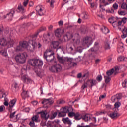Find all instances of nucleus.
Instances as JSON below:
<instances>
[{
	"instance_id": "f257e3e1",
	"label": "nucleus",
	"mask_w": 127,
	"mask_h": 127,
	"mask_svg": "<svg viewBox=\"0 0 127 127\" xmlns=\"http://www.w3.org/2000/svg\"><path fill=\"white\" fill-rule=\"evenodd\" d=\"M127 19L126 17H124L121 21H118L117 22V26L119 30L122 31L123 35H121L122 38H126L127 36V29L126 28L123 29V24H125L127 22Z\"/></svg>"
},
{
	"instance_id": "f03ea898",
	"label": "nucleus",
	"mask_w": 127,
	"mask_h": 127,
	"mask_svg": "<svg viewBox=\"0 0 127 127\" xmlns=\"http://www.w3.org/2000/svg\"><path fill=\"white\" fill-rule=\"evenodd\" d=\"M57 59L60 63H64L65 62V60H66V61L68 62V65L69 67H75V66L78 65V63H75V60H74L73 58L67 57L65 58V60H64L63 57L58 55Z\"/></svg>"
},
{
	"instance_id": "7ed1b4c3",
	"label": "nucleus",
	"mask_w": 127,
	"mask_h": 127,
	"mask_svg": "<svg viewBox=\"0 0 127 127\" xmlns=\"http://www.w3.org/2000/svg\"><path fill=\"white\" fill-rule=\"evenodd\" d=\"M32 36H30L28 37L29 43L31 44L32 47L29 46L27 47V50L30 51V52H34L35 51V49L37 48V43L35 40L36 39H34V38H32Z\"/></svg>"
},
{
	"instance_id": "20e7f679",
	"label": "nucleus",
	"mask_w": 127,
	"mask_h": 127,
	"mask_svg": "<svg viewBox=\"0 0 127 127\" xmlns=\"http://www.w3.org/2000/svg\"><path fill=\"white\" fill-rule=\"evenodd\" d=\"M26 56H27V54L25 52L19 54L15 56V60L17 63L23 64V63H25L26 61Z\"/></svg>"
},
{
	"instance_id": "39448f33",
	"label": "nucleus",
	"mask_w": 127,
	"mask_h": 127,
	"mask_svg": "<svg viewBox=\"0 0 127 127\" xmlns=\"http://www.w3.org/2000/svg\"><path fill=\"white\" fill-rule=\"evenodd\" d=\"M28 63L33 67H40L43 65V62L38 59L29 60L28 61Z\"/></svg>"
},
{
	"instance_id": "423d86ee",
	"label": "nucleus",
	"mask_w": 127,
	"mask_h": 127,
	"mask_svg": "<svg viewBox=\"0 0 127 127\" xmlns=\"http://www.w3.org/2000/svg\"><path fill=\"white\" fill-rule=\"evenodd\" d=\"M15 41L12 39H9V40L6 41V39L4 38H2L0 39V44L2 46H6L8 45L9 47H12Z\"/></svg>"
},
{
	"instance_id": "0eeeda50",
	"label": "nucleus",
	"mask_w": 127,
	"mask_h": 127,
	"mask_svg": "<svg viewBox=\"0 0 127 127\" xmlns=\"http://www.w3.org/2000/svg\"><path fill=\"white\" fill-rule=\"evenodd\" d=\"M61 70H62V67L59 64H55L50 68V71L52 73H59L61 72Z\"/></svg>"
},
{
	"instance_id": "6e6552de",
	"label": "nucleus",
	"mask_w": 127,
	"mask_h": 127,
	"mask_svg": "<svg viewBox=\"0 0 127 127\" xmlns=\"http://www.w3.org/2000/svg\"><path fill=\"white\" fill-rule=\"evenodd\" d=\"M36 11L40 16L44 15L45 13V9L42 5H38L36 7Z\"/></svg>"
},
{
	"instance_id": "1a4fd4ad",
	"label": "nucleus",
	"mask_w": 127,
	"mask_h": 127,
	"mask_svg": "<svg viewBox=\"0 0 127 127\" xmlns=\"http://www.w3.org/2000/svg\"><path fill=\"white\" fill-rule=\"evenodd\" d=\"M43 57L48 62H51L54 59V53H52L48 55H47V52H45Z\"/></svg>"
},
{
	"instance_id": "9d476101",
	"label": "nucleus",
	"mask_w": 127,
	"mask_h": 127,
	"mask_svg": "<svg viewBox=\"0 0 127 127\" xmlns=\"http://www.w3.org/2000/svg\"><path fill=\"white\" fill-rule=\"evenodd\" d=\"M92 43L93 40L92 39V38L86 37L83 40L82 45L87 47H89V45H91Z\"/></svg>"
},
{
	"instance_id": "9b49d317",
	"label": "nucleus",
	"mask_w": 127,
	"mask_h": 127,
	"mask_svg": "<svg viewBox=\"0 0 127 127\" xmlns=\"http://www.w3.org/2000/svg\"><path fill=\"white\" fill-rule=\"evenodd\" d=\"M60 45V42L58 41H53L51 42V46L53 49H56L57 51L58 49H61V46Z\"/></svg>"
},
{
	"instance_id": "f8f14e48",
	"label": "nucleus",
	"mask_w": 127,
	"mask_h": 127,
	"mask_svg": "<svg viewBox=\"0 0 127 127\" xmlns=\"http://www.w3.org/2000/svg\"><path fill=\"white\" fill-rule=\"evenodd\" d=\"M46 31V27L42 26L36 31V32H35L34 34H33L31 36H32V38H34V39H36L40 32H41L42 31Z\"/></svg>"
},
{
	"instance_id": "ddd939ff",
	"label": "nucleus",
	"mask_w": 127,
	"mask_h": 127,
	"mask_svg": "<svg viewBox=\"0 0 127 127\" xmlns=\"http://www.w3.org/2000/svg\"><path fill=\"white\" fill-rule=\"evenodd\" d=\"M14 13H15V9H12L9 13L7 14L6 16H4V18H6L7 17L9 20H12Z\"/></svg>"
},
{
	"instance_id": "4468645a",
	"label": "nucleus",
	"mask_w": 127,
	"mask_h": 127,
	"mask_svg": "<svg viewBox=\"0 0 127 127\" xmlns=\"http://www.w3.org/2000/svg\"><path fill=\"white\" fill-rule=\"evenodd\" d=\"M37 114L41 115V118L42 119H43V120H45L46 121H47L48 120V118H49V114H47V112L46 111H40L37 112Z\"/></svg>"
},
{
	"instance_id": "2eb2a0df",
	"label": "nucleus",
	"mask_w": 127,
	"mask_h": 127,
	"mask_svg": "<svg viewBox=\"0 0 127 127\" xmlns=\"http://www.w3.org/2000/svg\"><path fill=\"white\" fill-rule=\"evenodd\" d=\"M16 103V99H12L9 102V107L8 111L9 112H12V109L14 107L15 103Z\"/></svg>"
},
{
	"instance_id": "dca6fc26",
	"label": "nucleus",
	"mask_w": 127,
	"mask_h": 127,
	"mask_svg": "<svg viewBox=\"0 0 127 127\" xmlns=\"http://www.w3.org/2000/svg\"><path fill=\"white\" fill-rule=\"evenodd\" d=\"M118 111L114 110L113 112L109 114V117L111 119H116V118H119L121 115L118 113Z\"/></svg>"
},
{
	"instance_id": "f3484780",
	"label": "nucleus",
	"mask_w": 127,
	"mask_h": 127,
	"mask_svg": "<svg viewBox=\"0 0 127 127\" xmlns=\"http://www.w3.org/2000/svg\"><path fill=\"white\" fill-rule=\"evenodd\" d=\"M61 110L64 111L65 114L67 113H69V112H73L74 109L71 106H65L64 107H63Z\"/></svg>"
},
{
	"instance_id": "a211bd4d",
	"label": "nucleus",
	"mask_w": 127,
	"mask_h": 127,
	"mask_svg": "<svg viewBox=\"0 0 127 127\" xmlns=\"http://www.w3.org/2000/svg\"><path fill=\"white\" fill-rule=\"evenodd\" d=\"M42 105H52L53 104V101L52 99L49 98V99H44L41 102Z\"/></svg>"
},
{
	"instance_id": "6ab92c4d",
	"label": "nucleus",
	"mask_w": 127,
	"mask_h": 127,
	"mask_svg": "<svg viewBox=\"0 0 127 127\" xmlns=\"http://www.w3.org/2000/svg\"><path fill=\"white\" fill-rule=\"evenodd\" d=\"M73 34L69 32H67L64 36V38L65 41L66 40H70V39H72L73 38Z\"/></svg>"
},
{
	"instance_id": "aec40b11",
	"label": "nucleus",
	"mask_w": 127,
	"mask_h": 127,
	"mask_svg": "<svg viewBox=\"0 0 127 127\" xmlns=\"http://www.w3.org/2000/svg\"><path fill=\"white\" fill-rule=\"evenodd\" d=\"M122 99V94H117L114 96H112L111 97V101L113 103L116 102L117 100H121Z\"/></svg>"
},
{
	"instance_id": "412c9836",
	"label": "nucleus",
	"mask_w": 127,
	"mask_h": 127,
	"mask_svg": "<svg viewBox=\"0 0 127 127\" xmlns=\"http://www.w3.org/2000/svg\"><path fill=\"white\" fill-rule=\"evenodd\" d=\"M63 32H64V30L62 31L60 29H57L55 31V36L59 38L62 36V33Z\"/></svg>"
},
{
	"instance_id": "4be33fe9",
	"label": "nucleus",
	"mask_w": 127,
	"mask_h": 127,
	"mask_svg": "<svg viewBox=\"0 0 127 127\" xmlns=\"http://www.w3.org/2000/svg\"><path fill=\"white\" fill-rule=\"evenodd\" d=\"M92 119V115L91 114H86L84 115H82V120L85 121V122H88Z\"/></svg>"
},
{
	"instance_id": "5701e85b",
	"label": "nucleus",
	"mask_w": 127,
	"mask_h": 127,
	"mask_svg": "<svg viewBox=\"0 0 127 127\" xmlns=\"http://www.w3.org/2000/svg\"><path fill=\"white\" fill-rule=\"evenodd\" d=\"M87 82H89V87H90L91 89H92L94 86L97 85V80L95 79H90Z\"/></svg>"
},
{
	"instance_id": "b1692460",
	"label": "nucleus",
	"mask_w": 127,
	"mask_h": 127,
	"mask_svg": "<svg viewBox=\"0 0 127 127\" xmlns=\"http://www.w3.org/2000/svg\"><path fill=\"white\" fill-rule=\"evenodd\" d=\"M20 120V114H18L14 117L12 118L11 119H10V121L13 122V123H16L18 121Z\"/></svg>"
},
{
	"instance_id": "393cba45",
	"label": "nucleus",
	"mask_w": 127,
	"mask_h": 127,
	"mask_svg": "<svg viewBox=\"0 0 127 127\" xmlns=\"http://www.w3.org/2000/svg\"><path fill=\"white\" fill-rule=\"evenodd\" d=\"M74 119L76 121H79L81 119H83V115L79 113V112L76 113L74 115Z\"/></svg>"
},
{
	"instance_id": "a878e982",
	"label": "nucleus",
	"mask_w": 127,
	"mask_h": 127,
	"mask_svg": "<svg viewBox=\"0 0 127 127\" xmlns=\"http://www.w3.org/2000/svg\"><path fill=\"white\" fill-rule=\"evenodd\" d=\"M62 121L64 123V124H67L69 126H71V125H72V122L71 121V120H70V119H69L68 117L66 118H63Z\"/></svg>"
},
{
	"instance_id": "bb28decb",
	"label": "nucleus",
	"mask_w": 127,
	"mask_h": 127,
	"mask_svg": "<svg viewBox=\"0 0 127 127\" xmlns=\"http://www.w3.org/2000/svg\"><path fill=\"white\" fill-rule=\"evenodd\" d=\"M29 97V95H28V91H26L24 90H23V92H22V98L25 100L26 98Z\"/></svg>"
},
{
	"instance_id": "cd10ccee",
	"label": "nucleus",
	"mask_w": 127,
	"mask_h": 127,
	"mask_svg": "<svg viewBox=\"0 0 127 127\" xmlns=\"http://www.w3.org/2000/svg\"><path fill=\"white\" fill-rule=\"evenodd\" d=\"M31 119L32 121L33 122L38 123V122H39V120H38V119H39V115H38V114L37 115H34Z\"/></svg>"
},
{
	"instance_id": "c85d7f7f",
	"label": "nucleus",
	"mask_w": 127,
	"mask_h": 127,
	"mask_svg": "<svg viewBox=\"0 0 127 127\" xmlns=\"http://www.w3.org/2000/svg\"><path fill=\"white\" fill-rule=\"evenodd\" d=\"M20 45L22 47V48H26L28 46V43L26 41L20 42Z\"/></svg>"
},
{
	"instance_id": "c756f323",
	"label": "nucleus",
	"mask_w": 127,
	"mask_h": 127,
	"mask_svg": "<svg viewBox=\"0 0 127 127\" xmlns=\"http://www.w3.org/2000/svg\"><path fill=\"white\" fill-rule=\"evenodd\" d=\"M114 110L119 111V108L121 107V102H117L114 104Z\"/></svg>"
},
{
	"instance_id": "7c9ffc66",
	"label": "nucleus",
	"mask_w": 127,
	"mask_h": 127,
	"mask_svg": "<svg viewBox=\"0 0 127 127\" xmlns=\"http://www.w3.org/2000/svg\"><path fill=\"white\" fill-rule=\"evenodd\" d=\"M101 30L102 32L104 33V34H107V33L110 32V30H109V29H108V28L105 26L102 28Z\"/></svg>"
},
{
	"instance_id": "2f4dec72",
	"label": "nucleus",
	"mask_w": 127,
	"mask_h": 127,
	"mask_svg": "<svg viewBox=\"0 0 127 127\" xmlns=\"http://www.w3.org/2000/svg\"><path fill=\"white\" fill-rule=\"evenodd\" d=\"M114 72H115V69L114 68H112L111 69L107 71L106 75L107 76L110 77V76H112V75L114 74Z\"/></svg>"
},
{
	"instance_id": "473e14b6",
	"label": "nucleus",
	"mask_w": 127,
	"mask_h": 127,
	"mask_svg": "<svg viewBox=\"0 0 127 127\" xmlns=\"http://www.w3.org/2000/svg\"><path fill=\"white\" fill-rule=\"evenodd\" d=\"M0 92L2 95V96L0 97V99H2V98H5L6 97V93L5 92V90L2 89L0 90Z\"/></svg>"
},
{
	"instance_id": "72a5a7b5",
	"label": "nucleus",
	"mask_w": 127,
	"mask_h": 127,
	"mask_svg": "<svg viewBox=\"0 0 127 127\" xmlns=\"http://www.w3.org/2000/svg\"><path fill=\"white\" fill-rule=\"evenodd\" d=\"M104 78L106 84H109V83H110L111 81V77H110V76L104 75Z\"/></svg>"
},
{
	"instance_id": "f704fd0d",
	"label": "nucleus",
	"mask_w": 127,
	"mask_h": 127,
	"mask_svg": "<svg viewBox=\"0 0 127 127\" xmlns=\"http://www.w3.org/2000/svg\"><path fill=\"white\" fill-rule=\"evenodd\" d=\"M0 54L3 56L6 57L7 56V51L5 49H3L0 51Z\"/></svg>"
},
{
	"instance_id": "c9c22d12",
	"label": "nucleus",
	"mask_w": 127,
	"mask_h": 127,
	"mask_svg": "<svg viewBox=\"0 0 127 127\" xmlns=\"http://www.w3.org/2000/svg\"><path fill=\"white\" fill-rule=\"evenodd\" d=\"M18 9L20 10V12H21V13H24V12H25L24 7H23L21 5H19L18 6Z\"/></svg>"
},
{
	"instance_id": "e433bc0d",
	"label": "nucleus",
	"mask_w": 127,
	"mask_h": 127,
	"mask_svg": "<svg viewBox=\"0 0 127 127\" xmlns=\"http://www.w3.org/2000/svg\"><path fill=\"white\" fill-rule=\"evenodd\" d=\"M99 2L100 4H103L104 6H107L110 4L108 2H106L105 0H99Z\"/></svg>"
},
{
	"instance_id": "4c0bfd02",
	"label": "nucleus",
	"mask_w": 127,
	"mask_h": 127,
	"mask_svg": "<svg viewBox=\"0 0 127 127\" xmlns=\"http://www.w3.org/2000/svg\"><path fill=\"white\" fill-rule=\"evenodd\" d=\"M4 106H6V107H7V106H9V103L8 102V98H7V97H4Z\"/></svg>"
},
{
	"instance_id": "58836bf2",
	"label": "nucleus",
	"mask_w": 127,
	"mask_h": 127,
	"mask_svg": "<svg viewBox=\"0 0 127 127\" xmlns=\"http://www.w3.org/2000/svg\"><path fill=\"white\" fill-rule=\"evenodd\" d=\"M59 117H65L66 116V113L63 110H62L61 109V112H59V115H58Z\"/></svg>"
},
{
	"instance_id": "ea45409f",
	"label": "nucleus",
	"mask_w": 127,
	"mask_h": 127,
	"mask_svg": "<svg viewBox=\"0 0 127 127\" xmlns=\"http://www.w3.org/2000/svg\"><path fill=\"white\" fill-rule=\"evenodd\" d=\"M127 79H126L122 83L123 88H126L127 87Z\"/></svg>"
},
{
	"instance_id": "a19ab883",
	"label": "nucleus",
	"mask_w": 127,
	"mask_h": 127,
	"mask_svg": "<svg viewBox=\"0 0 127 127\" xmlns=\"http://www.w3.org/2000/svg\"><path fill=\"white\" fill-rule=\"evenodd\" d=\"M57 104L58 105H62V104H65V101L62 99H60L57 101Z\"/></svg>"
},
{
	"instance_id": "79ce46f5",
	"label": "nucleus",
	"mask_w": 127,
	"mask_h": 127,
	"mask_svg": "<svg viewBox=\"0 0 127 127\" xmlns=\"http://www.w3.org/2000/svg\"><path fill=\"white\" fill-rule=\"evenodd\" d=\"M106 114L105 111H99L97 112L95 114V116H100V115H105Z\"/></svg>"
},
{
	"instance_id": "37998d69",
	"label": "nucleus",
	"mask_w": 127,
	"mask_h": 127,
	"mask_svg": "<svg viewBox=\"0 0 127 127\" xmlns=\"http://www.w3.org/2000/svg\"><path fill=\"white\" fill-rule=\"evenodd\" d=\"M75 114L76 113H75V112H73V111L69 112H68V116L69 117V118H73V117H75Z\"/></svg>"
},
{
	"instance_id": "c03bdc74",
	"label": "nucleus",
	"mask_w": 127,
	"mask_h": 127,
	"mask_svg": "<svg viewBox=\"0 0 127 127\" xmlns=\"http://www.w3.org/2000/svg\"><path fill=\"white\" fill-rule=\"evenodd\" d=\"M15 50L16 51H20L22 50V47H21V45H20V44H19V45L17 46L15 48Z\"/></svg>"
},
{
	"instance_id": "a18cd8bd",
	"label": "nucleus",
	"mask_w": 127,
	"mask_h": 127,
	"mask_svg": "<svg viewBox=\"0 0 127 127\" xmlns=\"http://www.w3.org/2000/svg\"><path fill=\"white\" fill-rule=\"evenodd\" d=\"M104 48L105 50L107 49H110V44L108 43H104Z\"/></svg>"
},
{
	"instance_id": "49530a36",
	"label": "nucleus",
	"mask_w": 127,
	"mask_h": 127,
	"mask_svg": "<svg viewBox=\"0 0 127 127\" xmlns=\"http://www.w3.org/2000/svg\"><path fill=\"white\" fill-rule=\"evenodd\" d=\"M114 9H113V8L106 10L107 13H114Z\"/></svg>"
},
{
	"instance_id": "de8ad7c7",
	"label": "nucleus",
	"mask_w": 127,
	"mask_h": 127,
	"mask_svg": "<svg viewBox=\"0 0 127 127\" xmlns=\"http://www.w3.org/2000/svg\"><path fill=\"white\" fill-rule=\"evenodd\" d=\"M89 15H88V13H84L83 14V16H82V19H88Z\"/></svg>"
},
{
	"instance_id": "09e8293b",
	"label": "nucleus",
	"mask_w": 127,
	"mask_h": 127,
	"mask_svg": "<svg viewBox=\"0 0 127 127\" xmlns=\"http://www.w3.org/2000/svg\"><path fill=\"white\" fill-rule=\"evenodd\" d=\"M125 48H124V44H120V47L119 48L118 50H120L121 52H123Z\"/></svg>"
},
{
	"instance_id": "8fccbe9b",
	"label": "nucleus",
	"mask_w": 127,
	"mask_h": 127,
	"mask_svg": "<svg viewBox=\"0 0 127 127\" xmlns=\"http://www.w3.org/2000/svg\"><path fill=\"white\" fill-rule=\"evenodd\" d=\"M118 13L119 15H126V12L123 10H119Z\"/></svg>"
},
{
	"instance_id": "3c124183",
	"label": "nucleus",
	"mask_w": 127,
	"mask_h": 127,
	"mask_svg": "<svg viewBox=\"0 0 127 127\" xmlns=\"http://www.w3.org/2000/svg\"><path fill=\"white\" fill-rule=\"evenodd\" d=\"M109 22L110 23H112V24H114V23H116V21L114 20V17H111L108 19Z\"/></svg>"
},
{
	"instance_id": "603ef678",
	"label": "nucleus",
	"mask_w": 127,
	"mask_h": 127,
	"mask_svg": "<svg viewBox=\"0 0 127 127\" xmlns=\"http://www.w3.org/2000/svg\"><path fill=\"white\" fill-rule=\"evenodd\" d=\"M57 116V112H55L52 114V116L50 117V119L53 120V119L56 118Z\"/></svg>"
},
{
	"instance_id": "864d4df0",
	"label": "nucleus",
	"mask_w": 127,
	"mask_h": 127,
	"mask_svg": "<svg viewBox=\"0 0 127 127\" xmlns=\"http://www.w3.org/2000/svg\"><path fill=\"white\" fill-rule=\"evenodd\" d=\"M121 7L122 8V9H127V5L126 3H123L121 4Z\"/></svg>"
},
{
	"instance_id": "5fc2aeb1",
	"label": "nucleus",
	"mask_w": 127,
	"mask_h": 127,
	"mask_svg": "<svg viewBox=\"0 0 127 127\" xmlns=\"http://www.w3.org/2000/svg\"><path fill=\"white\" fill-rule=\"evenodd\" d=\"M29 17H31V18H35V12L34 11L32 12L29 15Z\"/></svg>"
},
{
	"instance_id": "6e6d98bb",
	"label": "nucleus",
	"mask_w": 127,
	"mask_h": 127,
	"mask_svg": "<svg viewBox=\"0 0 127 127\" xmlns=\"http://www.w3.org/2000/svg\"><path fill=\"white\" fill-rule=\"evenodd\" d=\"M5 110V107H4V105L0 106V113H2Z\"/></svg>"
},
{
	"instance_id": "4d7b16f0",
	"label": "nucleus",
	"mask_w": 127,
	"mask_h": 127,
	"mask_svg": "<svg viewBox=\"0 0 127 127\" xmlns=\"http://www.w3.org/2000/svg\"><path fill=\"white\" fill-rule=\"evenodd\" d=\"M16 113V111H14V112L10 114V116H9L10 120H11L13 117L15 116H14V115H15Z\"/></svg>"
},
{
	"instance_id": "13d9d810",
	"label": "nucleus",
	"mask_w": 127,
	"mask_h": 127,
	"mask_svg": "<svg viewBox=\"0 0 127 127\" xmlns=\"http://www.w3.org/2000/svg\"><path fill=\"white\" fill-rule=\"evenodd\" d=\"M21 79L22 80V81H23V82L24 83H25V82H26V81H30V79L26 78V77H25V76L22 77Z\"/></svg>"
},
{
	"instance_id": "bf43d9fd",
	"label": "nucleus",
	"mask_w": 127,
	"mask_h": 127,
	"mask_svg": "<svg viewBox=\"0 0 127 127\" xmlns=\"http://www.w3.org/2000/svg\"><path fill=\"white\" fill-rule=\"evenodd\" d=\"M103 79V77H102V75H98L97 77H96V80L98 82H101Z\"/></svg>"
},
{
	"instance_id": "052dcab7",
	"label": "nucleus",
	"mask_w": 127,
	"mask_h": 127,
	"mask_svg": "<svg viewBox=\"0 0 127 127\" xmlns=\"http://www.w3.org/2000/svg\"><path fill=\"white\" fill-rule=\"evenodd\" d=\"M29 126L31 127H35V123H34V121H33V120L30 121V123H29Z\"/></svg>"
},
{
	"instance_id": "680f3d73",
	"label": "nucleus",
	"mask_w": 127,
	"mask_h": 127,
	"mask_svg": "<svg viewBox=\"0 0 127 127\" xmlns=\"http://www.w3.org/2000/svg\"><path fill=\"white\" fill-rule=\"evenodd\" d=\"M47 127H53V125H52V122L51 121H48L47 124Z\"/></svg>"
},
{
	"instance_id": "e2e57ef3",
	"label": "nucleus",
	"mask_w": 127,
	"mask_h": 127,
	"mask_svg": "<svg viewBox=\"0 0 127 127\" xmlns=\"http://www.w3.org/2000/svg\"><path fill=\"white\" fill-rule=\"evenodd\" d=\"M124 57H123V56H120L118 58V60L119 62L121 61H124Z\"/></svg>"
},
{
	"instance_id": "0e129e2a",
	"label": "nucleus",
	"mask_w": 127,
	"mask_h": 127,
	"mask_svg": "<svg viewBox=\"0 0 127 127\" xmlns=\"http://www.w3.org/2000/svg\"><path fill=\"white\" fill-rule=\"evenodd\" d=\"M87 83H84L81 86L82 90H84V89H86V88H87Z\"/></svg>"
},
{
	"instance_id": "69168bd1",
	"label": "nucleus",
	"mask_w": 127,
	"mask_h": 127,
	"mask_svg": "<svg viewBox=\"0 0 127 127\" xmlns=\"http://www.w3.org/2000/svg\"><path fill=\"white\" fill-rule=\"evenodd\" d=\"M105 106H106V109H108L109 110H111L113 108V106H112L110 104H107Z\"/></svg>"
},
{
	"instance_id": "338daca9",
	"label": "nucleus",
	"mask_w": 127,
	"mask_h": 127,
	"mask_svg": "<svg viewBox=\"0 0 127 127\" xmlns=\"http://www.w3.org/2000/svg\"><path fill=\"white\" fill-rule=\"evenodd\" d=\"M3 32V26L0 25V34H2Z\"/></svg>"
},
{
	"instance_id": "774afa93",
	"label": "nucleus",
	"mask_w": 127,
	"mask_h": 127,
	"mask_svg": "<svg viewBox=\"0 0 127 127\" xmlns=\"http://www.w3.org/2000/svg\"><path fill=\"white\" fill-rule=\"evenodd\" d=\"M113 7L115 9H118V8H119V5H118V4L115 3L113 5Z\"/></svg>"
}]
</instances>
